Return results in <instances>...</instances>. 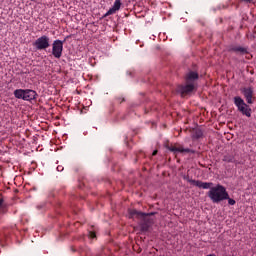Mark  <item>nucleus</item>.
Returning <instances> with one entry per match:
<instances>
[{
	"label": "nucleus",
	"instance_id": "obj_1",
	"mask_svg": "<svg viewBox=\"0 0 256 256\" xmlns=\"http://www.w3.org/2000/svg\"><path fill=\"white\" fill-rule=\"evenodd\" d=\"M199 79V74L197 72H189L186 75V85L178 86V93H180L181 97H185V95H189L195 91V83L193 81H197Z\"/></svg>",
	"mask_w": 256,
	"mask_h": 256
},
{
	"label": "nucleus",
	"instance_id": "obj_2",
	"mask_svg": "<svg viewBox=\"0 0 256 256\" xmlns=\"http://www.w3.org/2000/svg\"><path fill=\"white\" fill-rule=\"evenodd\" d=\"M208 197L212 200V203H221V201H227L229 199V193L227 188L218 184L208 191Z\"/></svg>",
	"mask_w": 256,
	"mask_h": 256
},
{
	"label": "nucleus",
	"instance_id": "obj_3",
	"mask_svg": "<svg viewBox=\"0 0 256 256\" xmlns=\"http://www.w3.org/2000/svg\"><path fill=\"white\" fill-rule=\"evenodd\" d=\"M14 97L16 99H23V101H33L37 99V92L31 89H16L14 91Z\"/></svg>",
	"mask_w": 256,
	"mask_h": 256
},
{
	"label": "nucleus",
	"instance_id": "obj_4",
	"mask_svg": "<svg viewBox=\"0 0 256 256\" xmlns=\"http://www.w3.org/2000/svg\"><path fill=\"white\" fill-rule=\"evenodd\" d=\"M234 105H236L238 111H240L242 115H245L246 117H251V107H249V105H247L241 97L237 96L234 98Z\"/></svg>",
	"mask_w": 256,
	"mask_h": 256
},
{
	"label": "nucleus",
	"instance_id": "obj_5",
	"mask_svg": "<svg viewBox=\"0 0 256 256\" xmlns=\"http://www.w3.org/2000/svg\"><path fill=\"white\" fill-rule=\"evenodd\" d=\"M52 55L55 59H61V56L63 55V41L55 40L52 43Z\"/></svg>",
	"mask_w": 256,
	"mask_h": 256
},
{
	"label": "nucleus",
	"instance_id": "obj_6",
	"mask_svg": "<svg viewBox=\"0 0 256 256\" xmlns=\"http://www.w3.org/2000/svg\"><path fill=\"white\" fill-rule=\"evenodd\" d=\"M34 47H36L38 51H43V49H48L49 37H47L46 35L41 36L34 42Z\"/></svg>",
	"mask_w": 256,
	"mask_h": 256
},
{
	"label": "nucleus",
	"instance_id": "obj_7",
	"mask_svg": "<svg viewBox=\"0 0 256 256\" xmlns=\"http://www.w3.org/2000/svg\"><path fill=\"white\" fill-rule=\"evenodd\" d=\"M241 92L243 93L247 103L251 105L253 103V88H243Z\"/></svg>",
	"mask_w": 256,
	"mask_h": 256
},
{
	"label": "nucleus",
	"instance_id": "obj_8",
	"mask_svg": "<svg viewBox=\"0 0 256 256\" xmlns=\"http://www.w3.org/2000/svg\"><path fill=\"white\" fill-rule=\"evenodd\" d=\"M192 185L199 187L200 189H211L213 188V183L211 182H202L199 180H191Z\"/></svg>",
	"mask_w": 256,
	"mask_h": 256
},
{
	"label": "nucleus",
	"instance_id": "obj_9",
	"mask_svg": "<svg viewBox=\"0 0 256 256\" xmlns=\"http://www.w3.org/2000/svg\"><path fill=\"white\" fill-rule=\"evenodd\" d=\"M170 151H172V153H195L194 150H191L189 148H184L183 146L181 145H178V146H172L170 148Z\"/></svg>",
	"mask_w": 256,
	"mask_h": 256
},
{
	"label": "nucleus",
	"instance_id": "obj_10",
	"mask_svg": "<svg viewBox=\"0 0 256 256\" xmlns=\"http://www.w3.org/2000/svg\"><path fill=\"white\" fill-rule=\"evenodd\" d=\"M128 213H129V217L130 218H133V217H151V215H155V213L145 214V213L139 212V211H137L135 209L128 210Z\"/></svg>",
	"mask_w": 256,
	"mask_h": 256
},
{
	"label": "nucleus",
	"instance_id": "obj_11",
	"mask_svg": "<svg viewBox=\"0 0 256 256\" xmlns=\"http://www.w3.org/2000/svg\"><path fill=\"white\" fill-rule=\"evenodd\" d=\"M119 9H121V0H115L114 5L112 6V8H110L107 11L106 17H108V15H114V13H117V11H119Z\"/></svg>",
	"mask_w": 256,
	"mask_h": 256
},
{
	"label": "nucleus",
	"instance_id": "obj_12",
	"mask_svg": "<svg viewBox=\"0 0 256 256\" xmlns=\"http://www.w3.org/2000/svg\"><path fill=\"white\" fill-rule=\"evenodd\" d=\"M0 213L5 215L7 213V205H5V200L0 196Z\"/></svg>",
	"mask_w": 256,
	"mask_h": 256
},
{
	"label": "nucleus",
	"instance_id": "obj_13",
	"mask_svg": "<svg viewBox=\"0 0 256 256\" xmlns=\"http://www.w3.org/2000/svg\"><path fill=\"white\" fill-rule=\"evenodd\" d=\"M226 200L228 201V203H229L230 205H235V203H236L233 198H230V197H229V194H228V198H227Z\"/></svg>",
	"mask_w": 256,
	"mask_h": 256
},
{
	"label": "nucleus",
	"instance_id": "obj_14",
	"mask_svg": "<svg viewBox=\"0 0 256 256\" xmlns=\"http://www.w3.org/2000/svg\"><path fill=\"white\" fill-rule=\"evenodd\" d=\"M236 51H240V53H247V49L245 48H237Z\"/></svg>",
	"mask_w": 256,
	"mask_h": 256
},
{
	"label": "nucleus",
	"instance_id": "obj_15",
	"mask_svg": "<svg viewBox=\"0 0 256 256\" xmlns=\"http://www.w3.org/2000/svg\"><path fill=\"white\" fill-rule=\"evenodd\" d=\"M90 237H91V239H95V237H97V235L95 234V232H90Z\"/></svg>",
	"mask_w": 256,
	"mask_h": 256
},
{
	"label": "nucleus",
	"instance_id": "obj_16",
	"mask_svg": "<svg viewBox=\"0 0 256 256\" xmlns=\"http://www.w3.org/2000/svg\"><path fill=\"white\" fill-rule=\"evenodd\" d=\"M153 156L157 155V150H154L152 153Z\"/></svg>",
	"mask_w": 256,
	"mask_h": 256
},
{
	"label": "nucleus",
	"instance_id": "obj_17",
	"mask_svg": "<svg viewBox=\"0 0 256 256\" xmlns=\"http://www.w3.org/2000/svg\"><path fill=\"white\" fill-rule=\"evenodd\" d=\"M142 231H147V228H142Z\"/></svg>",
	"mask_w": 256,
	"mask_h": 256
},
{
	"label": "nucleus",
	"instance_id": "obj_18",
	"mask_svg": "<svg viewBox=\"0 0 256 256\" xmlns=\"http://www.w3.org/2000/svg\"><path fill=\"white\" fill-rule=\"evenodd\" d=\"M243 1L250 2V1H253V0H243Z\"/></svg>",
	"mask_w": 256,
	"mask_h": 256
},
{
	"label": "nucleus",
	"instance_id": "obj_19",
	"mask_svg": "<svg viewBox=\"0 0 256 256\" xmlns=\"http://www.w3.org/2000/svg\"><path fill=\"white\" fill-rule=\"evenodd\" d=\"M57 169L59 170V169H61V168L58 166Z\"/></svg>",
	"mask_w": 256,
	"mask_h": 256
},
{
	"label": "nucleus",
	"instance_id": "obj_20",
	"mask_svg": "<svg viewBox=\"0 0 256 256\" xmlns=\"http://www.w3.org/2000/svg\"><path fill=\"white\" fill-rule=\"evenodd\" d=\"M57 169L59 170V169H61V168L58 166Z\"/></svg>",
	"mask_w": 256,
	"mask_h": 256
}]
</instances>
